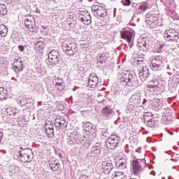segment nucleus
<instances>
[{
  "label": "nucleus",
  "mask_w": 179,
  "mask_h": 179,
  "mask_svg": "<svg viewBox=\"0 0 179 179\" xmlns=\"http://www.w3.org/2000/svg\"><path fill=\"white\" fill-rule=\"evenodd\" d=\"M166 81L164 80H161L158 82V86H157V92H163L164 89H166Z\"/></svg>",
  "instance_id": "4c0bfd02"
},
{
  "label": "nucleus",
  "mask_w": 179,
  "mask_h": 179,
  "mask_svg": "<svg viewBox=\"0 0 179 179\" xmlns=\"http://www.w3.org/2000/svg\"><path fill=\"white\" fill-rule=\"evenodd\" d=\"M12 80H15V82H17V80L15 79V78H12Z\"/></svg>",
  "instance_id": "052dcab7"
},
{
  "label": "nucleus",
  "mask_w": 179,
  "mask_h": 179,
  "mask_svg": "<svg viewBox=\"0 0 179 179\" xmlns=\"http://www.w3.org/2000/svg\"><path fill=\"white\" fill-rule=\"evenodd\" d=\"M62 50L67 55H75L78 52L76 43L73 42L65 41L62 43Z\"/></svg>",
  "instance_id": "423d86ee"
},
{
  "label": "nucleus",
  "mask_w": 179,
  "mask_h": 179,
  "mask_svg": "<svg viewBox=\"0 0 179 179\" xmlns=\"http://www.w3.org/2000/svg\"><path fill=\"white\" fill-rule=\"evenodd\" d=\"M129 47L131 48V50H132V47H134V43L131 42V41L129 42Z\"/></svg>",
  "instance_id": "4d7b16f0"
},
{
  "label": "nucleus",
  "mask_w": 179,
  "mask_h": 179,
  "mask_svg": "<svg viewBox=\"0 0 179 179\" xmlns=\"http://www.w3.org/2000/svg\"><path fill=\"white\" fill-rule=\"evenodd\" d=\"M170 135H173V133H170Z\"/></svg>",
  "instance_id": "338daca9"
},
{
  "label": "nucleus",
  "mask_w": 179,
  "mask_h": 179,
  "mask_svg": "<svg viewBox=\"0 0 179 179\" xmlns=\"http://www.w3.org/2000/svg\"><path fill=\"white\" fill-rule=\"evenodd\" d=\"M55 86L59 92H62L65 89V83L62 84H55Z\"/></svg>",
  "instance_id": "49530a36"
},
{
  "label": "nucleus",
  "mask_w": 179,
  "mask_h": 179,
  "mask_svg": "<svg viewBox=\"0 0 179 179\" xmlns=\"http://www.w3.org/2000/svg\"><path fill=\"white\" fill-rule=\"evenodd\" d=\"M173 118L174 116L173 115V113H171V110L164 112V115L162 116V122L164 125H169V124H171Z\"/></svg>",
  "instance_id": "a211bd4d"
},
{
  "label": "nucleus",
  "mask_w": 179,
  "mask_h": 179,
  "mask_svg": "<svg viewBox=\"0 0 179 179\" xmlns=\"http://www.w3.org/2000/svg\"><path fill=\"white\" fill-rule=\"evenodd\" d=\"M0 35L1 37H6L8 36V28L3 24H0Z\"/></svg>",
  "instance_id": "e433bc0d"
},
{
  "label": "nucleus",
  "mask_w": 179,
  "mask_h": 179,
  "mask_svg": "<svg viewBox=\"0 0 179 179\" xmlns=\"http://www.w3.org/2000/svg\"><path fill=\"white\" fill-rule=\"evenodd\" d=\"M121 37L124 40H127L128 43H131L132 41V37L134 36V34H132V31L129 30H124L120 31Z\"/></svg>",
  "instance_id": "393cba45"
},
{
  "label": "nucleus",
  "mask_w": 179,
  "mask_h": 179,
  "mask_svg": "<svg viewBox=\"0 0 179 179\" xmlns=\"http://www.w3.org/2000/svg\"><path fill=\"white\" fill-rule=\"evenodd\" d=\"M150 69L154 72H160V76L163 75V69L164 68V62L162 55L154 56L150 63Z\"/></svg>",
  "instance_id": "7ed1b4c3"
},
{
  "label": "nucleus",
  "mask_w": 179,
  "mask_h": 179,
  "mask_svg": "<svg viewBox=\"0 0 179 179\" xmlns=\"http://www.w3.org/2000/svg\"><path fill=\"white\" fill-rule=\"evenodd\" d=\"M120 179H127V178L123 177V178H121Z\"/></svg>",
  "instance_id": "e2e57ef3"
},
{
  "label": "nucleus",
  "mask_w": 179,
  "mask_h": 179,
  "mask_svg": "<svg viewBox=\"0 0 179 179\" xmlns=\"http://www.w3.org/2000/svg\"><path fill=\"white\" fill-rule=\"evenodd\" d=\"M138 3H135L131 1V8L134 12H136V10H138Z\"/></svg>",
  "instance_id": "09e8293b"
},
{
  "label": "nucleus",
  "mask_w": 179,
  "mask_h": 179,
  "mask_svg": "<svg viewBox=\"0 0 179 179\" xmlns=\"http://www.w3.org/2000/svg\"><path fill=\"white\" fill-rule=\"evenodd\" d=\"M45 48V40L43 38H40L38 41L35 43V50L36 51H41V50H44Z\"/></svg>",
  "instance_id": "bb28decb"
},
{
  "label": "nucleus",
  "mask_w": 179,
  "mask_h": 179,
  "mask_svg": "<svg viewBox=\"0 0 179 179\" xmlns=\"http://www.w3.org/2000/svg\"><path fill=\"white\" fill-rule=\"evenodd\" d=\"M115 165L118 170H125V169H127V161L115 162Z\"/></svg>",
  "instance_id": "c9c22d12"
},
{
  "label": "nucleus",
  "mask_w": 179,
  "mask_h": 179,
  "mask_svg": "<svg viewBox=\"0 0 179 179\" xmlns=\"http://www.w3.org/2000/svg\"><path fill=\"white\" fill-rule=\"evenodd\" d=\"M3 139V132L0 130V143H2V140Z\"/></svg>",
  "instance_id": "5fc2aeb1"
},
{
  "label": "nucleus",
  "mask_w": 179,
  "mask_h": 179,
  "mask_svg": "<svg viewBox=\"0 0 179 179\" xmlns=\"http://www.w3.org/2000/svg\"><path fill=\"white\" fill-rule=\"evenodd\" d=\"M49 166L52 170V171H61L62 168L61 167V164L58 162V160H50Z\"/></svg>",
  "instance_id": "5701e85b"
},
{
  "label": "nucleus",
  "mask_w": 179,
  "mask_h": 179,
  "mask_svg": "<svg viewBox=\"0 0 179 179\" xmlns=\"http://www.w3.org/2000/svg\"><path fill=\"white\" fill-rule=\"evenodd\" d=\"M143 104H145V99H143Z\"/></svg>",
  "instance_id": "0e129e2a"
},
{
  "label": "nucleus",
  "mask_w": 179,
  "mask_h": 179,
  "mask_svg": "<svg viewBox=\"0 0 179 179\" xmlns=\"http://www.w3.org/2000/svg\"><path fill=\"white\" fill-rule=\"evenodd\" d=\"M96 59L99 64H106L107 62V56L105 53H101L97 55Z\"/></svg>",
  "instance_id": "f704fd0d"
},
{
  "label": "nucleus",
  "mask_w": 179,
  "mask_h": 179,
  "mask_svg": "<svg viewBox=\"0 0 179 179\" xmlns=\"http://www.w3.org/2000/svg\"><path fill=\"white\" fill-rule=\"evenodd\" d=\"M157 86H159V80L155 78L149 82L146 89L150 93H157Z\"/></svg>",
  "instance_id": "2eb2a0df"
},
{
  "label": "nucleus",
  "mask_w": 179,
  "mask_h": 179,
  "mask_svg": "<svg viewBox=\"0 0 179 179\" xmlns=\"http://www.w3.org/2000/svg\"><path fill=\"white\" fill-rule=\"evenodd\" d=\"M103 150V147L101 146V143H96L91 148V155H94V156H99L101 155V152Z\"/></svg>",
  "instance_id": "aec40b11"
},
{
  "label": "nucleus",
  "mask_w": 179,
  "mask_h": 179,
  "mask_svg": "<svg viewBox=\"0 0 179 179\" xmlns=\"http://www.w3.org/2000/svg\"><path fill=\"white\" fill-rule=\"evenodd\" d=\"M55 125L57 129H65L66 128V120L64 117H57L55 120Z\"/></svg>",
  "instance_id": "f3484780"
},
{
  "label": "nucleus",
  "mask_w": 179,
  "mask_h": 179,
  "mask_svg": "<svg viewBox=\"0 0 179 179\" xmlns=\"http://www.w3.org/2000/svg\"><path fill=\"white\" fill-rule=\"evenodd\" d=\"M138 65L143 64V59H137Z\"/></svg>",
  "instance_id": "6e6d98bb"
},
{
  "label": "nucleus",
  "mask_w": 179,
  "mask_h": 179,
  "mask_svg": "<svg viewBox=\"0 0 179 179\" xmlns=\"http://www.w3.org/2000/svg\"><path fill=\"white\" fill-rule=\"evenodd\" d=\"M80 22H82L85 26H89L92 23V16L90 13L87 12H84L81 13V17H80Z\"/></svg>",
  "instance_id": "4be33fe9"
},
{
  "label": "nucleus",
  "mask_w": 179,
  "mask_h": 179,
  "mask_svg": "<svg viewBox=\"0 0 179 179\" xmlns=\"http://www.w3.org/2000/svg\"><path fill=\"white\" fill-rule=\"evenodd\" d=\"M145 124H147V127H149L150 128H155L156 126L159 124V121L155 117H152L147 120Z\"/></svg>",
  "instance_id": "7c9ffc66"
},
{
  "label": "nucleus",
  "mask_w": 179,
  "mask_h": 179,
  "mask_svg": "<svg viewBox=\"0 0 179 179\" xmlns=\"http://www.w3.org/2000/svg\"><path fill=\"white\" fill-rule=\"evenodd\" d=\"M174 2V0H165L166 5H171Z\"/></svg>",
  "instance_id": "864d4df0"
},
{
  "label": "nucleus",
  "mask_w": 179,
  "mask_h": 179,
  "mask_svg": "<svg viewBox=\"0 0 179 179\" xmlns=\"http://www.w3.org/2000/svg\"><path fill=\"white\" fill-rule=\"evenodd\" d=\"M142 97V94L141 93H135L129 99V103H132L133 104H137L138 106H141V100Z\"/></svg>",
  "instance_id": "b1692460"
},
{
  "label": "nucleus",
  "mask_w": 179,
  "mask_h": 179,
  "mask_svg": "<svg viewBox=\"0 0 179 179\" xmlns=\"http://www.w3.org/2000/svg\"><path fill=\"white\" fill-rule=\"evenodd\" d=\"M118 85L132 87V86H138L139 84L138 79L131 71H124L119 74Z\"/></svg>",
  "instance_id": "f257e3e1"
},
{
  "label": "nucleus",
  "mask_w": 179,
  "mask_h": 179,
  "mask_svg": "<svg viewBox=\"0 0 179 179\" xmlns=\"http://www.w3.org/2000/svg\"><path fill=\"white\" fill-rule=\"evenodd\" d=\"M99 83V78L96 76H90L88 80V86L94 88Z\"/></svg>",
  "instance_id": "cd10ccee"
},
{
  "label": "nucleus",
  "mask_w": 179,
  "mask_h": 179,
  "mask_svg": "<svg viewBox=\"0 0 179 179\" xmlns=\"http://www.w3.org/2000/svg\"><path fill=\"white\" fill-rule=\"evenodd\" d=\"M6 112L10 117H19L20 111L13 106L6 107Z\"/></svg>",
  "instance_id": "a878e982"
},
{
  "label": "nucleus",
  "mask_w": 179,
  "mask_h": 179,
  "mask_svg": "<svg viewBox=\"0 0 179 179\" xmlns=\"http://www.w3.org/2000/svg\"><path fill=\"white\" fill-rule=\"evenodd\" d=\"M19 154L25 155L27 156H33V151L31 148H26L23 151H18Z\"/></svg>",
  "instance_id": "ea45409f"
},
{
  "label": "nucleus",
  "mask_w": 179,
  "mask_h": 179,
  "mask_svg": "<svg viewBox=\"0 0 179 179\" xmlns=\"http://www.w3.org/2000/svg\"><path fill=\"white\" fill-rule=\"evenodd\" d=\"M162 107H163L162 99H155L152 101V108L155 111H160V110H162Z\"/></svg>",
  "instance_id": "c85d7f7f"
},
{
  "label": "nucleus",
  "mask_w": 179,
  "mask_h": 179,
  "mask_svg": "<svg viewBox=\"0 0 179 179\" xmlns=\"http://www.w3.org/2000/svg\"><path fill=\"white\" fill-rule=\"evenodd\" d=\"M43 1H51V0H43Z\"/></svg>",
  "instance_id": "774afa93"
},
{
  "label": "nucleus",
  "mask_w": 179,
  "mask_h": 179,
  "mask_svg": "<svg viewBox=\"0 0 179 179\" xmlns=\"http://www.w3.org/2000/svg\"><path fill=\"white\" fill-rule=\"evenodd\" d=\"M114 164H115V159L114 158L102 162L101 170L103 173L104 174H110L114 170Z\"/></svg>",
  "instance_id": "9d476101"
},
{
  "label": "nucleus",
  "mask_w": 179,
  "mask_h": 179,
  "mask_svg": "<svg viewBox=\"0 0 179 179\" xmlns=\"http://www.w3.org/2000/svg\"><path fill=\"white\" fill-rule=\"evenodd\" d=\"M68 145H83L86 148H89V141L86 140V137L82 136V135L78 132V131L74 130L71 133L70 136L67 138Z\"/></svg>",
  "instance_id": "f03ea898"
},
{
  "label": "nucleus",
  "mask_w": 179,
  "mask_h": 179,
  "mask_svg": "<svg viewBox=\"0 0 179 179\" xmlns=\"http://www.w3.org/2000/svg\"><path fill=\"white\" fill-rule=\"evenodd\" d=\"M30 110H29V108H26V109H23L22 110V115L23 117H24L25 118L27 117H30Z\"/></svg>",
  "instance_id": "a18cd8bd"
},
{
  "label": "nucleus",
  "mask_w": 179,
  "mask_h": 179,
  "mask_svg": "<svg viewBox=\"0 0 179 179\" xmlns=\"http://www.w3.org/2000/svg\"><path fill=\"white\" fill-rule=\"evenodd\" d=\"M157 20H159V15L155 11H150L145 15V22L150 25V29H157V27L160 26Z\"/></svg>",
  "instance_id": "20e7f679"
},
{
  "label": "nucleus",
  "mask_w": 179,
  "mask_h": 179,
  "mask_svg": "<svg viewBox=\"0 0 179 179\" xmlns=\"http://www.w3.org/2000/svg\"><path fill=\"white\" fill-rule=\"evenodd\" d=\"M27 148H23V147H20V150L18 152H23V150H26Z\"/></svg>",
  "instance_id": "13d9d810"
},
{
  "label": "nucleus",
  "mask_w": 179,
  "mask_h": 179,
  "mask_svg": "<svg viewBox=\"0 0 179 179\" xmlns=\"http://www.w3.org/2000/svg\"><path fill=\"white\" fill-rule=\"evenodd\" d=\"M102 115L106 120H110L113 115H115L114 108L111 106H106L102 109Z\"/></svg>",
  "instance_id": "ddd939ff"
},
{
  "label": "nucleus",
  "mask_w": 179,
  "mask_h": 179,
  "mask_svg": "<svg viewBox=\"0 0 179 179\" xmlns=\"http://www.w3.org/2000/svg\"><path fill=\"white\" fill-rule=\"evenodd\" d=\"M26 96H23L20 100H18V104H20L22 107H26Z\"/></svg>",
  "instance_id": "37998d69"
},
{
  "label": "nucleus",
  "mask_w": 179,
  "mask_h": 179,
  "mask_svg": "<svg viewBox=\"0 0 179 179\" xmlns=\"http://www.w3.org/2000/svg\"><path fill=\"white\" fill-rule=\"evenodd\" d=\"M166 47L165 44H159L158 48H157V52H159V54L163 52V51H164V48Z\"/></svg>",
  "instance_id": "8fccbe9b"
},
{
  "label": "nucleus",
  "mask_w": 179,
  "mask_h": 179,
  "mask_svg": "<svg viewBox=\"0 0 179 179\" xmlns=\"http://www.w3.org/2000/svg\"><path fill=\"white\" fill-rule=\"evenodd\" d=\"M13 66L15 72H20V71H23V68H24V66H23V63H22V61L19 60L14 62V63L13 64Z\"/></svg>",
  "instance_id": "c756f323"
},
{
  "label": "nucleus",
  "mask_w": 179,
  "mask_h": 179,
  "mask_svg": "<svg viewBox=\"0 0 179 179\" xmlns=\"http://www.w3.org/2000/svg\"><path fill=\"white\" fill-rule=\"evenodd\" d=\"M150 5L149 4V1H145L141 3H138V7L137 8V10L134 13V17H137L139 20L141 17H143V13L149 9Z\"/></svg>",
  "instance_id": "6e6552de"
},
{
  "label": "nucleus",
  "mask_w": 179,
  "mask_h": 179,
  "mask_svg": "<svg viewBox=\"0 0 179 179\" xmlns=\"http://www.w3.org/2000/svg\"><path fill=\"white\" fill-rule=\"evenodd\" d=\"M92 11L94 16L98 17H106V16H107V10H106V8L101 6V4H94L92 6Z\"/></svg>",
  "instance_id": "1a4fd4ad"
},
{
  "label": "nucleus",
  "mask_w": 179,
  "mask_h": 179,
  "mask_svg": "<svg viewBox=\"0 0 179 179\" xmlns=\"http://www.w3.org/2000/svg\"><path fill=\"white\" fill-rule=\"evenodd\" d=\"M136 111V107L135 106V105L129 102L127 106H126L125 113H127V114H134Z\"/></svg>",
  "instance_id": "473e14b6"
},
{
  "label": "nucleus",
  "mask_w": 179,
  "mask_h": 179,
  "mask_svg": "<svg viewBox=\"0 0 179 179\" xmlns=\"http://www.w3.org/2000/svg\"><path fill=\"white\" fill-rule=\"evenodd\" d=\"M24 25L26 26V27H27L29 31H34L36 30V28L33 24V21H31V20H29V18H26L24 20Z\"/></svg>",
  "instance_id": "72a5a7b5"
},
{
  "label": "nucleus",
  "mask_w": 179,
  "mask_h": 179,
  "mask_svg": "<svg viewBox=\"0 0 179 179\" xmlns=\"http://www.w3.org/2000/svg\"><path fill=\"white\" fill-rule=\"evenodd\" d=\"M141 163H146V161L145 159H139L138 160H134L132 162V168L134 174H137V173H139L141 170H142V164Z\"/></svg>",
  "instance_id": "6ab92c4d"
},
{
  "label": "nucleus",
  "mask_w": 179,
  "mask_h": 179,
  "mask_svg": "<svg viewBox=\"0 0 179 179\" xmlns=\"http://www.w3.org/2000/svg\"><path fill=\"white\" fill-rule=\"evenodd\" d=\"M19 157L22 163H30L33 160V156L19 154Z\"/></svg>",
  "instance_id": "2f4dec72"
},
{
  "label": "nucleus",
  "mask_w": 179,
  "mask_h": 179,
  "mask_svg": "<svg viewBox=\"0 0 179 179\" xmlns=\"http://www.w3.org/2000/svg\"><path fill=\"white\" fill-rule=\"evenodd\" d=\"M49 64L50 65H57L59 64V52L55 50H52L48 53Z\"/></svg>",
  "instance_id": "9b49d317"
},
{
  "label": "nucleus",
  "mask_w": 179,
  "mask_h": 179,
  "mask_svg": "<svg viewBox=\"0 0 179 179\" xmlns=\"http://www.w3.org/2000/svg\"><path fill=\"white\" fill-rule=\"evenodd\" d=\"M150 118H152L151 113L147 112L143 115L144 122H146V121H148V120H150Z\"/></svg>",
  "instance_id": "c03bdc74"
},
{
  "label": "nucleus",
  "mask_w": 179,
  "mask_h": 179,
  "mask_svg": "<svg viewBox=\"0 0 179 179\" xmlns=\"http://www.w3.org/2000/svg\"><path fill=\"white\" fill-rule=\"evenodd\" d=\"M0 179H3V178L2 176H0Z\"/></svg>",
  "instance_id": "69168bd1"
},
{
  "label": "nucleus",
  "mask_w": 179,
  "mask_h": 179,
  "mask_svg": "<svg viewBox=\"0 0 179 179\" xmlns=\"http://www.w3.org/2000/svg\"><path fill=\"white\" fill-rule=\"evenodd\" d=\"M18 50H19L21 52H23V51H24V45H18Z\"/></svg>",
  "instance_id": "603ef678"
},
{
  "label": "nucleus",
  "mask_w": 179,
  "mask_h": 179,
  "mask_svg": "<svg viewBox=\"0 0 179 179\" xmlns=\"http://www.w3.org/2000/svg\"><path fill=\"white\" fill-rule=\"evenodd\" d=\"M62 83H65V82H64V80H62V78H57L56 79V84L55 85H61Z\"/></svg>",
  "instance_id": "3c124183"
},
{
  "label": "nucleus",
  "mask_w": 179,
  "mask_h": 179,
  "mask_svg": "<svg viewBox=\"0 0 179 179\" xmlns=\"http://www.w3.org/2000/svg\"><path fill=\"white\" fill-rule=\"evenodd\" d=\"M121 3L123 6H131L132 1L131 0H122Z\"/></svg>",
  "instance_id": "de8ad7c7"
},
{
  "label": "nucleus",
  "mask_w": 179,
  "mask_h": 179,
  "mask_svg": "<svg viewBox=\"0 0 179 179\" xmlns=\"http://www.w3.org/2000/svg\"><path fill=\"white\" fill-rule=\"evenodd\" d=\"M164 37L166 41L176 43L178 47L179 48V33L177 30L174 29L166 30L164 34Z\"/></svg>",
  "instance_id": "39448f33"
},
{
  "label": "nucleus",
  "mask_w": 179,
  "mask_h": 179,
  "mask_svg": "<svg viewBox=\"0 0 179 179\" xmlns=\"http://www.w3.org/2000/svg\"><path fill=\"white\" fill-rule=\"evenodd\" d=\"M37 13H40V10H36Z\"/></svg>",
  "instance_id": "680f3d73"
},
{
  "label": "nucleus",
  "mask_w": 179,
  "mask_h": 179,
  "mask_svg": "<svg viewBox=\"0 0 179 179\" xmlns=\"http://www.w3.org/2000/svg\"><path fill=\"white\" fill-rule=\"evenodd\" d=\"M6 94H8V91L3 87H0V100H5Z\"/></svg>",
  "instance_id": "58836bf2"
},
{
  "label": "nucleus",
  "mask_w": 179,
  "mask_h": 179,
  "mask_svg": "<svg viewBox=\"0 0 179 179\" xmlns=\"http://www.w3.org/2000/svg\"><path fill=\"white\" fill-rule=\"evenodd\" d=\"M8 13V9L6 8V6L5 4H0V16H5Z\"/></svg>",
  "instance_id": "a19ab883"
},
{
  "label": "nucleus",
  "mask_w": 179,
  "mask_h": 179,
  "mask_svg": "<svg viewBox=\"0 0 179 179\" xmlns=\"http://www.w3.org/2000/svg\"><path fill=\"white\" fill-rule=\"evenodd\" d=\"M138 75L140 80L145 82L146 79L150 76V71H149V66H140L138 69Z\"/></svg>",
  "instance_id": "f8f14e48"
},
{
  "label": "nucleus",
  "mask_w": 179,
  "mask_h": 179,
  "mask_svg": "<svg viewBox=\"0 0 179 179\" xmlns=\"http://www.w3.org/2000/svg\"><path fill=\"white\" fill-rule=\"evenodd\" d=\"M33 103H34L33 99L27 96L25 107H27V108H29V107H31V105L33 104Z\"/></svg>",
  "instance_id": "79ce46f5"
},
{
  "label": "nucleus",
  "mask_w": 179,
  "mask_h": 179,
  "mask_svg": "<svg viewBox=\"0 0 179 179\" xmlns=\"http://www.w3.org/2000/svg\"><path fill=\"white\" fill-rule=\"evenodd\" d=\"M59 157H60V159H62V154H59Z\"/></svg>",
  "instance_id": "bf43d9fd"
},
{
  "label": "nucleus",
  "mask_w": 179,
  "mask_h": 179,
  "mask_svg": "<svg viewBox=\"0 0 179 179\" xmlns=\"http://www.w3.org/2000/svg\"><path fill=\"white\" fill-rule=\"evenodd\" d=\"M45 131L48 138H54V123L50 120L45 124Z\"/></svg>",
  "instance_id": "4468645a"
},
{
  "label": "nucleus",
  "mask_w": 179,
  "mask_h": 179,
  "mask_svg": "<svg viewBox=\"0 0 179 179\" xmlns=\"http://www.w3.org/2000/svg\"><path fill=\"white\" fill-rule=\"evenodd\" d=\"M120 141L121 138L117 134L110 135V137H108L106 140L107 149H110L111 150L117 149V148H118V145Z\"/></svg>",
  "instance_id": "0eeeda50"
},
{
  "label": "nucleus",
  "mask_w": 179,
  "mask_h": 179,
  "mask_svg": "<svg viewBox=\"0 0 179 179\" xmlns=\"http://www.w3.org/2000/svg\"><path fill=\"white\" fill-rule=\"evenodd\" d=\"M137 47L140 51L143 52H148L150 48L149 43L146 41V38L138 39Z\"/></svg>",
  "instance_id": "dca6fc26"
},
{
  "label": "nucleus",
  "mask_w": 179,
  "mask_h": 179,
  "mask_svg": "<svg viewBox=\"0 0 179 179\" xmlns=\"http://www.w3.org/2000/svg\"><path fill=\"white\" fill-rule=\"evenodd\" d=\"M83 128L87 135H92V134H94V132H96V126L93 125L90 122L83 123Z\"/></svg>",
  "instance_id": "412c9836"
}]
</instances>
